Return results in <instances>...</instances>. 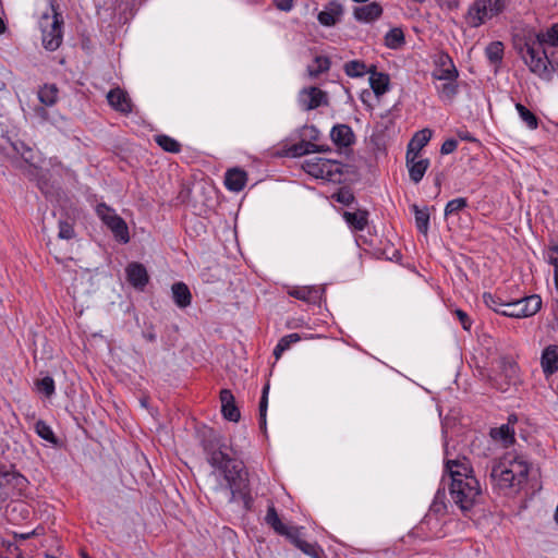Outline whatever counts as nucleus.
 Segmentation results:
<instances>
[{
  "label": "nucleus",
  "instance_id": "obj_1",
  "mask_svg": "<svg viewBox=\"0 0 558 558\" xmlns=\"http://www.w3.org/2000/svg\"><path fill=\"white\" fill-rule=\"evenodd\" d=\"M201 444L207 462L214 469L210 473L216 482L213 490L217 494L228 492L229 504L242 502L243 508L250 510L253 505V497L243 463L230 457L222 437L213 429L203 434Z\"/></svg>",
  "mask_w": 558,
  "mask_h": 558
},
{
  "label": "nucleus",
  "instance_id": "obj_2",
  "mask_svg": "<svg viewBox=\"0 0 558 558\" xmlns=\"http://www.w3.org/2000/svg\"><path fill=\"white\" fill-rule=\"evenodd\" d=\"M445 471L449 474L451 483L449 495L451 501L462 512L470 511L481 497V485L475 477L473 468L466 458L446 460Z\"/></svg>",
  "mask_w": 558,
  "mask_h": 558
},
{
  "label": "nucleus",
  "instance_id": "obj_3",
  "mask_svg": "<svg viewBox=\"0 0 558 558\" xmlns=\"http://www.w3.org/2000/svg\"><path fill=\"white\" fill-rule=\"evenodd\" d=\"M529 472L527 461L523 457L509 452L493 462L489 480L495 492L510 496L523 488Z\"/></svg>",
  "mask_w": 558,
  "mask_h": 558
},
{
  "label": "nucleus",
  "instance_id": "obj_4",
  "mask_svg": "<svg viewBox=\"0 0 558 558\" xmlns=\"http://www.w3.org/2000/svg\"><path fill=\"white\" fill-rule=\"evenodd\" d=\"M519 53L529 70L543 81H551L555 72L558 71V49L547 52L539 49L532 43H524L519 48Z\"/></svg>",
  "mask_w": 558,
  "mask_h": 558
},
{
  "label": "nucleus",
  "instance_id": "obj_5",
  "mask_svg": "<svg viewBox=\"0 0 558 558\" xmlns=\"http://www.w3.org/2000/svg\"><path fill=\"white\" fill-rule=\"evenodd\" d=\"M509 2L510 0H473L464 15V21L471 28H477L501 14Z\"/></svg>",
  "mask_w": 558,
  "mask_h": 558
},
{
  "label": "nucleus",
  "instance_id": "obj_6",
  "mask_svg": "<svg viewBox=\"0 0 558 558\" xmlns=\"http://www.w3.org/2000/svg\"><path fill=\"white\" fill-rule=\"evenodd\" d=\"M302 167L310 175L331 183H340L343 177L342 163L332 159L312 157Z\"/></svg>",
  "mask_w": 558,
  "mask_h": 558
},
{
  "label": "nucleus",
  "instance_id": "obj_7",
  "mask_svg": "<svg viewBox=\"0 0 558 558\" xmlns=\"http://www.w3.org/2000/svg\"><path fill=\"white\" fill-rule=\"evenodd\" d=\"M63 19L62 15L51 8V14H44L39 20V27L41 29L43 46L49 50H57L63 38L62 33Z\"/></svg>",
  "mask_w": 558,
  "mask_h": 558
},
{
  "label": "nucleus",
  "instance_id": "obj_8",
  "mask_svg": "<svg viewBox=\"0 0 558 558\" xmlns=\"http://www.w3.org/2000/svg\"><path fill=\"white\" fill-rule=\"evenodd\" d=\"M96 214L118 242L125 244L130 241L128 225L113 208L100 203L96 206Z\"/></svg>",
  "mask_w": 558,
  "mask_h": 558
},
{
  "label": "nucleus",
  "instance_id": "obj_9",
  "mask_svg": "<svg viewBox=\"0 0 558 558\" xmlns=\"http://www.w3.org/2000/svg\"><path fill=\"white\" fill-rule=\"evenodd\" d=\"M542 307V299L532 294L518 300L507 301L501 315L513 318H524L535 315Z\"/></svg>",
  "mask_w": 558,
  "mask_h": 558
},
{
  "label": "nucleus",
  "instance_id": "obj_10",
  "mask_svg": "<svg viewBox=\"0 0 558 558\" xmlns=\"http://www.w3.org/2000/svg\"><path fill=\"white\" fill-rule=\"evenodd\" d=\"M265 522L268 524L277 534L286 536L292 544L298 547L302 539V527L289 526L280 520L277 510L274 505L268 506L267 513L265 515Z\"/></svg>",
  "mask_w": 558,
  "mask_h": 558
},
{
  "label": "nucleus",
  "instance_id": "obj_11",
  "mask_svg": "<svg viewBox=\"0 0 558 558\" xmlns=\"http://www.w3.org/2000/svg\"><path fill=\"white\" fill-rule=\"evenodd\" d=\"M299 105L303 110L310 111L328 104L327 94L318 87L311 86L300 90Z\"/></svg>",
  "mask_w": 558,
  "mask_h": 558
},
{
  "label": "nucleus",
  "instance_id": "obj_12",
  "mask_svg": "<svg viewBox=\"0 0 558 558\" xmlns=\"http://www.w3.org/2000/svg\"><path fill=\"white\" fill-rule=\"evenodd\" d=\"M434 62L433 80H453L459 77V71L448 53L439 52L435 57Z\"/></svg>",
  "mask_w": 558,
  "mask_h": 558
},
{
  "label": "nucleus",
  "instance_id": "obj_13",
  "mask_svg": "<svg viewBox=\"0 0 558 558\" xmlns=\"http://www.w3.org/2000/svg\"><path fill=\"white\" fill-rule=\"evenodd\" d=\"M302 135L304 137L310 138L308 142H302L299 145H295L294 151L295 154L302 155V154H313V153H324L329 151L330 147L328 145H319L314 143V141H318L319 138V131L316 126L310 125L304 126Z\"/></svg>",
  "mask_w": 558,
  "mask_h": 558
},
{
  "label": "nucleus",
  "instance_id": "obj_14",
  "mask_svg": "<svg viewBox=\"0 0 558 558\" xmlns=\"http://www.w3.org/2000/svg\"><path fill=\"white\" fill-rule=\"evenodd\" d=\"M405 163L410 180L417 184L425 175L427 169L429 168L430 161L428 158H420L417 151L415 154H412V151H407Z\"/></svg>",
  "mask_w": 558,
  "mask_h": 558
},
{
  "label": "nucleus",
  "instance_id": "obj_15",
  "mask_svg": "<svg viewBox=\"0 0 558 558\" xmlns=\"http://www.w3.org/2000/svg\"><path fill=\"white\" fill-rule=\"evenodd\" d=\"M108 104L118 112L129 114L133 111L132 100L129 94L120 88L116 87L107 94Z\"/></svg>",
  "mask_w": 558,
  "mask_h": 558
},
{
  "label": "nucleus",
  "instance_id": "obj_16",
  "mask_svg": "<svg viewBox=\"0 0 558 558\" xmlns=\"http://www.w3.org/2000/svg\"><path fill=\"white\" fill-rule=\"evenodd\" d=\"M524 43H532L539 47V49H546V47L558 48V23H554L546 29L539 31L535 34L534 38L529 37Z\"/></svg>",
  "mask_w": 558,
  "mask_h": 558
},
{
  "label": "nucleus",
  "instance_id": "obj_17",
  "mask_svg": "<svg viewBox=\"0 0 558 558\" xmlns=\"http://www.w3.org/2000/svg\"><path fill=\"white\" fill-rule=\"evenodd\" d=\"M343 12V5L341 3L330 1L318 13L317 20L323 26L331 27L341 21Z\"/></svg>",
  "mask_w": 558,
  "mask_h": 558
},
{
  "label": "nucleus",
  "instance_id": "obj_18",
  "mask_svg": "<svg viewBox=\"0 0 558 558\" xmlns=\"http://www.w3.org/2000/svg\"><path fill=\"white\" fill-rule=\"evenodd\" d=\"M383 14V8L378 2H369L367 4L354 9V19L362 23H371L376 21Z\"/></svg>",
  "mask_w": 558,
  "mask_h": 558
},
{
  "label": "nucleus",
  "instance_id": "obj_19",
  "mask_svg": "<svg viewBox=\"0 0 558 558\" xmlns=\"http://www.w3.org/2000/svg\"><path fill=\"white\" fill-rule=\"evenodd\" d=\"M221 412L225 418L231 422H238L240 420V411L234 402L232 392L228 389L220 391Z\"/></svg>",
  "mask_w": 558,
  "mask_h": 558
},
{
  "label": "nucleus",
  "instance_id": "obj_20",
  "mask_svg": "<svg viewBox=\"0 0 558 558\" xmlns=\"http://www.w3.org/2000/svg\"><path fill=\"white\" fill-rule=\"evenodd\" d=\"M247 182V173L240 168H232L227 170L225 175V185L231 192H240L244 189Z\"/></svg>",
  "mask_w": 558,
  "mask_h": 558
},
{
  "label": "nucleus",
  "instance_id": "obj_21",
  "mask_svg": "<svg viewBox=\"0 0 558 558\" xmlns=\"http://www.w3.org/2000/svg\"><path fill=\"white\" fill-rule=\"evenodd\" d=\"M129 282L136 289L143 290L148 282L146 268L140 263H131L126 269Z\"/></svg>",
  "mask_w": 558,
  "mask_h": 558
},
{
  "label": "nucleus",
  "instance_id": "obj_22",
  "mask_svg": "<svg viewBox=\"0 0 558 558\" xmlns=\"http://www.w3.org/2000/svg\"><path fill=\"white\" fill-rule=\"evenodd\" d=\"M541 364L546 378L558 371V345H548L544 349Z\"/></svg>",
  "mask_w": 558,
  "mask_h": 558
},
{
  "label": "nucleus",
  "instance_id": "obj_23",
  "mask_svg": "<svg viewBox=\"0 0 558 558\" xmlns=\"http://www.w3.org/2000/svg\"><path fill=\"white\" fill-rule=\"evenodd\" d=\"M289 295L307 303H318L323 290L319 287H294L289 290Z\"/></svg>",
  "mask_w": 558,
  "mask_h": 558
},
{
  "label": "nucleus",
  "instance_id": "obj_24",
  "mask_svg": "<svg viewBox=\"0 0 558 558\" xmlns=\"http://www.w3.org/2000/svg\"><path fill=\"white\" fill-rule=\"evenodd\" d=\"M330 137L339 147H349L354 142L353 131L347 124L335 125L330 131Z\"/></svg>",
  "mask_w": 558,
  "mask_h": 558
},
{
  "label": "nucleus",
  "instance_id": "obj_25",
  "mask_svg": "<svg viewBox=\"0 0 558 558\" xmlns=\"http://www.w3.org/2000/svg\"><path fill=\"white\" fill-rule=\"evenodd\" d=\"M344 221L354 231H363L368 223V211L357 209L355 211H344L342 215Z\"/></svg>",
  "mask_w": 558,
  "mask_h": 558
},
{
  "label": "nucleus",
  "instance_id": "obj_26",
  "mask_svg": "<svg viewBox=\"0 0 558 558\" xmlns=\"http://www.w3.org/2000/svg\"><path fill=\"white\" fill-rule=\"evenodd\" d=\"M171 291L173 302L178 307L185 308L191 305L192 294L189 287L184 282L173 283Z\"/></svg>",
  "mask_w": 558,
  "mask_h": 558
},
{
  "label": "nucleus",
  "instance_id": "obj_27",
  "mask_svg": "<svg viewBox=\"0 0 558 558\" xmlns=\"http://www.w3.org/2000/svg\"><path fill=\"white\" fill-rule=\"evenodd\" d=\"M458 78L453 80H440V85L436 86V90L440 100L451 102L459 93Z\"/></svg>",
  "mask_w": 558,
  "mask_h": 558
},
{
  "label": "nucleus",
  "instance_id": "obj_28",
  "mask_svg": "<svg viewBox=\"0 0 558 558\" xmlns=\"http://www.w3.org/2000/svg\"><path fill=\"white\" fill-rule=\"evenodd\" d=\"M499 365L502 374L508 380V385L515 386L520 383L519 366L512 359L501 357L499 361Z\"/></svg>",
  "mask_w": 558,
  "mask_h": 558
},
{
  "label": "nucleus",
  "instance_id": "obj_29",
  "mask_svg": "<svg viewBox=\"0 0 558 558\" xmlns=\"http://www.w3.org/2000/svg\"><path fill=\"white\" fill-rule=\"evenodd\" d=\"M414 214L415 226L420 233L427 234L429 229V211L428 207H418L416 204L411 206Z\"/></svg>",
  "mask_w": 558,
  "mask_h": 558
},
{
  "label": "nucleus",
  "instance_id": "obj_30",
  "mask_svg": "<svg viewBox=\"0 0 558 558\" xmlns=\"http://www.w3.org/2000/svg\"><path fill=\"white\" fill-rule=\"evenodd\" d=\"M331 62L328 57L316 56L311 64L307 65V74L311 78H316L320 74L329 71Z\"/></svg>",
  "mask_w": 558,
  "mask_h": 558
},
{
  "label": "nucleus",
  "instance_id": "obj_31",
  "mask_svg": "<svg viewBox=\"0 0 558 558\" xmlns=\"http://www.w3.org/2000/svg\"><path fill=\"white\" fill-rule=\"evenodd\" d=\"M389 82V76L385 73L373 72L369 76L371 87L377 96L388 92Z\"/></svg>",
  "mask_w": 558,
  "mask_h": 558
},
{
  "label": "nucleus",
  "instance_id": "obj_32",
  "mask_svg": "<svg viewBox=\"0 0 558 558\" xmlns=\"http://www.w3.org/2000/svg\"><path fill=\"white\" fill-rule=\"evenodd\" d=\"M490 436L493 439L501 441L505 447H508L514 441V430L508 424L492 428Z\"/></svg>",
  "mask_w": 558,
  "mask_h": 558
},
{
  "label": "nucleus",
  "instance_id": "obj_33",
  "mask_svg": "<svg viewBox=\"0 0 558 558\" xmlns=\"http://www.w3.org/2000/svg\"><path fill=\"white\" fill-rule=\"evenodd\" d=\"M432 138V131L429 129H424L415 133L414 137L408 145L407 151H412L420 155V150L429 142Z\"/></svg>",
  "mask_w": 558,
  "mask_h": 558
},
{
  "label": "nucleus",
  "instance_id": "obj_34",
  "mask_svg": "<svg viewBox=\"0 0 558 558\" xmlns=\"http://www.w3.org/2000/svg\"><path fill=\"white\" fill-rule=\"evenodd\" d=\"M301 340V337L299 333H289L287 336H283L279 341L278 343L276 344V347L274 348V356L275 359L278 361L281 355L288 350L290 349V347L293 344V343H296Z\"/></svg>",
  "mask_w": 558,
  "mask_h": 558
},
{
  "label": "nucleus",
  "instance_id": "obj_35",
  "mask_svg": "<svg viewBox=\"0 0 558 558\" xmlns=\"http://www.w3.org/2000/svg\"><path fill=\"white\" fill-rule=\"evenodd\" d=\"M504 44L499 40L492 41L485 49V56L492 64H500L504 59Z\"/></svg>",
  "mask_w": 558,
  "mask_h": 558
},
{
  "label": "nucleus",
  "instance_id": "obj_36",
  "mask_svg": "<svg viewBox=\"0 0 558 558\" xmlns=\"http://www.w3.org/2000/svg\"><path fill=\"white\" fill-rule=\"evenodd\" d=\"M405 44L403 31L399 27L391 28L385 35V45L389 49H400Z\"/></svg>",
  "mask_w": 558,
  "mask_h": 558
},
{
  "label": "nucleus",
  "instance_id": "obj_37",
  "mask_svg": "<svg viewBox=\"0 0 558 558\" xmlns=\"http://www.w3.org/2000/svg\"><path fill=\"white\" fill-rule=\"evenodd\" d=\"M38 99L39 101L47 106H53L58 100V88L53 84H46L38 90Z\"/></svg>",
  "mask_w": 558,
  "mask_h": 558
},
{
  "label": "nucleus",
  "instance_id": "obj_38",
  "mask_svg": "<svg viewBox=\"0 0 558 558\" xmlns=\"http://www.w3.org/2000/svg\"><path fill=\"white\" fill-rule=\"evenodd\" d=\"M515 109L518 111V114L523 123L530 129V130H536L538 126V119L537 117L525 106L518 102L515 104Z\"/></svg>",
  "mask_w": 558,
  "mask_h": 558
},
{
  "label": "nucleus",
  "instance_id": "obj_39",
  "mask_svg": "<svg viewBox=\"0 0 558 558\" xmlns=\"http://www.w3.org/2000/svg\"><path fill=\"white\" fill-rule=\"evenodd\" d=\"M155 142L165 150L172 154H178L181 150V144L173 137L165 134L156 135Z\"/></svg>",
  "mask_w": 558,
  "mask_h": 558
},
{
  "label": "nucleus",
  "instance_id": "obj_40",
  "mask_svg": "<svg viewBox=\"0 0 558 558\" xmlns=\"http://www.w3.org/2000/svg\"><path fill=\"white\" fill-rule=\"evenodd\" d=\"M344 72L350 77H361L366 74L367 66L363 61L352 60L344 64Z\"/></svg>",
  "mask_w": 558,
  "mask_h": 558
},
{
  "label": "nucleus",
  "instance_id": "obj_41",
  "mask_svg": "<svg viewBox=\"0 0 558 558\" xmlns=\"http://www.w3.org/2000/svg\"><path fill=\"white\" fill-rule=\"evenodd\" d=\"M35 432L44 440H46L52 445H57V438L54 436V433H53L52 428L46 422H44V421L36 422Z\"/></svg>",
  "mask_w": 558,
  "mask_h": 558
},
{
  "label": "nucleus",
  "instance_id": "obj_42",
  "mask_svg": "<svg viewBox=\"0 0 558 558\" xmlns=\"http://www.w3.org/2000/svg\"><path fill=\"white\" fill-rule=\"evenodd\" d=\"M484 303L493 310L494 312L501 314V311L505 308V304L507 301H502L500 298L492 294V293H484L483 294Z\"/></svg>",
  "mask_w": 558,
  "mask_h": 558
},
{
  "label": "nucleus",
  "instance_id": "obj_43",
  "mask_svg": "<svg viewBox=\"0 0 558 558\" xmlns=\"http://www.w3.org/2000/svg\"><path fill=\"white\" fill-rule=\"evenodd\" d=\"M37 390L44 393L46 397H51L54 393V380L50 376H46L36 381Z\"/></svg>",
  "mask_w": 558,
  "mask_h": 558
},
{
  "label": "nucleus",
  "instance_id": "obj_44",
  "mask_svg": "<svg viewBox=\"0 0 558 558\" xmlns=\"http://www.w3.org/2000/svg\"><path fill=\"white\" fill-rule=\"evenodd\" d=\"M468 206V199L464 197H458L447 203L445 207V216H450L459 213Z\"/></svg>",
  "mask_w": 558,
  "mask_h": 558
},
{
  "label": "nucleus",
  "instance_id": "obj_45",
  "mask_svg": "<svg viewBox=\"0 0 558 558\" xmlns=\"http://www.w3.org/2000/svg\"><path fill=\"white\" fill-rule=\"evenodd\" d=\"M268 393H269V384L267 383L263 388L262 397H260V401H259V418H260L262 424L266 423V413H267V408H268Z\"/></svg>",
  "mask_w": 558,
  "mask_h": 558
},
{
  "label": "nucleus",
  "instance_id": "obj_46",
  "mask_svg": "<svg viewBox=\"0 0 558 558\" xmlns=\"http://www.w3.org/2000/svg\"><path fill=\"white\" fill-rule=\"evenodd\" d=\"M59 239L62 240H71L75 236V231L73 228V225L69 221L60 220L59 221V232H58Z\"/></svg>",
  "mask_w": 558,
  "mask_h": 558
},
{
  "label": "nucleus",
  "instance_id": "obj_47",
  "mask_svg": "<svg viewBox=\"0 0 558 558\" xmlns=\"http://www.w3.org/2000/svg\"><path fill=\"white\" fill-rule=\"evenodd\" d=\"M298 548L302 550L305 555L311 556L313 558H319L320 548L316 544L307 543L303 541L298 545Z\"/></svg>",
  "mask_w": 558,
  "mask_h": 558
},
{
  "label": "nucleus",
  "instance_id": "obj_48",
  "mask_svg": "<svg viewBox=\"0 0 558 558\" xmlns=\"http://www.w3.org/2000/svg\"><path fill=\"white\" fill-rule=\"evenodd\" d=\"M545 258L548 264L553 265L555 269H558V244L554 243L548 246L545 253Z\"/></svg>",
  "mask_w": 558,
  "mask_h": 558
},
{
  "label": "nucleus",
  "instance_id": "obj_49",
  "mask_svg": "<svg viewBox=\"0 0 558 558\" xmlns=\"http://www.w3.org/2000/svg\"><path fill=\"white\" fill-rule=\"evenodd\" d=\"M445 509H446V504L440 498L439 492H437L435 499H434L433 504L430 505L429 513L427 514V518L430 519L432 513H436V514L442 513L445 511Z\"/></svg>",
  "mask_w": 558,
  "mask_h": 558
},
{
  "label": "nucleus",
  "instance_id": "obj_50",
  "mask_svg": "<svg viewBox=\"0 0 558 558\" xmlns=\"http://www.w3.org/2000/svg\"><path fill=\"white\" fill-rule=\"evenodd\" d=\"M457 147H458V141L454 138H448L442 143L440 153L442 155H449V154L453 153L457 149Z\"/></svg>",
  "mask_w": 558,
  "mask_h": 558
},
{
  "label": "nucleus",
  "instance_id": "obj_51",
  "mask_svg": "<svg viewBox=\"0 0 558 558\" xmlns=\"http://www.w3.org/2000/svg\"><path fill=\"white\" fill-rule=\"evenodd\" d=\"M454 314L458 317L459 322L461 323L463 329L470 330L472 320L470 319L469 315L460 308L456 310Z\"/></svg>",
  "mask_w": 558,
  "mask_h": 558
},
{
  "label": "nucleus",
  "instance_id": "obj_52",
  "mask_svg": "<svg viewBox=\"0 0 558 558\" xmlns=\"http://www.w3.org/2000/svg\"><path fill=\"white\" fill-rule=\"evenodd\" d=\"M275 7L284 12H290L293 9L294 0H272Z\"/></svg>",
  "mask_w": 558,
  "mask_h": 558
},
{
  "label": "nucleus",
  "instance_id": "obj_53",
  "mask_svg": "<svg viewBox=\"0 0 558 558\" xmlns=\"http://www.w3.org/2000/svg\"><path fill=\"white\" fill-rule=\"evenodd\" d=\"M336 199L339 203H342L344 205H349L353 202L354 196L350 191H340L336 194Z\"/></svg>",
  "mask_w": 558,
  "mask_h": 558
},
{
  "label": "nucleus",
  "instance_id": "obj_54",
  "mask_svg": "<svg viewBox=\"0 0 558 558\" xmlns=\"http://www.w3.org/2000/svg\"><path fill=\"white\" fill-rule=\"evenodd\" d=\"M143 338L149 342L156 341L157 337L153 330H146L143 332Z\"/></svg>",
  "mask_w": 558,
  "mask_h": 558
},
{
  "label": "nucleus",
  "instance_id": "obj_55",
  "mask_svg": "<svg viewBox=\"0 0 558 558\" xmlns=\"http://www.w3.org/2000/svg\"><path fill=\"white\" fill-rule=\"evenodd\" d=\"M36 113H37V116H39L43 119L47 118V111L44 108H37Z\"/></svg>",
  "mask_w": 558,
  "mask_h": 558
},
{
  "label": "nucleus",
  "instance_id": "obj_56",
  "mask_svg": "<svg viewBox=\"0 0 558 558\" xmlns=\"http://www.w3.org/2000/svg\"><path fill=\"white\" fill-rule=\"evenodd\" d=\"M554 281H555V287H556V289L558 291V269H555Z\"/></svg>",
  "mask_w": 558,
  "mask_h": 558
},
{
  "label": "nucleus",
  "instance_id": "obj_57",
  "mask_svg": "<svg viewBox=\"0 0 558 558\" xmlns=\"http://www.w3.org/2000/svg\"><path fill=\"white\" fill-rule=\"evenodd\" d=\"M4 31H5V25H4L3 20L0 17V34L4 33Z\"/></svg>",
  "mask_w": 558,
  "mask_h": 558
},
{
  "label": "nucleus",
  "instance_id": "obj_58",
  "mask_svg": "<svg viewBox=\"0 0 558 558\" xmlns=\"http://www.w3.org/2000/svg\"><path fill=\"white\" fill-rule=\"evenodd\" d=\"M461 138L466 141H473V138L468 135H461Z\"/></svg>",
  "mask_w": 558,
  "mask_h": 558
},
{
  "label": "nucleus",
  "instance_id": "obj_59",
  "mask_svg": "<svg viewBox=\"0 0 558 558\" xmlns=\"http://www.w3.org/2000/svg\"><path fill=\"white\" fill-rule=\"evenodd\" d=\"M46 558H57V557H54L52 555H46Z\"/></svg>",
  "mask_w": 558,
  "mask_h": 558
},
{
  "label": "nucleus",
  "instance_id": "obj_60",
  "mask_svg": "<svg viewBox=\"0 0 558 558\" xmlns=\"http://www.w3.org/2000/svg\"><path fill=\"white\" fill-rule=\"evenodd\" d=\"M83 558H90V557H88V556L84 555V556H83Z\"/></svg>",
  "mask_w": 558,
  "mask_h": 558
}]
</instances>
